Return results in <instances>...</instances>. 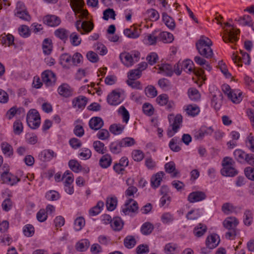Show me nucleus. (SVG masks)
Masks as SVG:
<instances>
[{
	"mask_svg": "<svg viewBox=\"0 0 254 254\" xmlns=\"http://www.w3.org/2000/svg\"><path fill=\"white\" fill-rule=\"evenodd\" d=\"M242 93L238 90H233L228 93V97L233 103H239L242 99Z\"/></svg>",
	"mask_w": 254,
	"mask_h": 254,
	"instance_id": "cd10ccee",
	"label": "nucleus"
},
{
	"mask_svg": "<svg viewBox=\"0 0 254 254\" xmlns=\"http://www.w3.org/2000/svg\"><path fill=\"white\" fill-rule=\"evenodd\" d=\"M168 120L170 123V126L172 127L171 129L168 128L167 130V135L171 137L177 132L180 128L183 120V117L181 115L177 114L175 117L174 115H170L168 116Z\"/></svg>",
	"mask_w": 254,
	"mask_h": 254,
	"instance_id": "7ed1b4c3",
	"label": "nucleus"
},
{
	"mask_svg": "<svg viewBox=\"0 0 254 254\" xmlns=\"http://www.w3.org/2000/svg\"><path fill=\"white\" fill-rule=\"evenodd\" d=\"M43 82L47 86H52L56 81V74L51 70H47L43 71L41 74Z\"/></svg>",
	"mask_w": 254,
	"mask_h": 254,
	"instance_id": "423d86ee",
	"label": "nucleus"
},
{
	"mask_svg": "<svg viewBox=\"0 0 254 254\" xmlns=\"http://www.w3.org/2000/svg\"><path fill=\"white\" fill-rule=\"evenodd\" d=\"M159 69L161 71L165 73L167 76H171L173 73V67L170 64H158Z\"/></svg>",
	"mask_w": 254,
	"mask_h": 254,
	"instance_id": "ea45409f",
	"label": "nucleus"
},
{
	"mask_svg": "<svg viewBox=\"0 0 254 254\" xmlns=\"http://www.w3.org/2000/svg\"><path fill=\"white\" fill-rule=\"evenodd\" d=\"M212 45L211 41L208 37L203 35L201 36L200 39L195 43L197 50L205 48L207 46H211Z\"/></svg>",
	"mask_w": 254,
	"mask_h": 254,
	"instance_id": "2eb2a0df",
	"label": "nucleus"
},
{
	"mask_svg": "<svg viewBox=\"0 0 254 254\" xmlns=\"http://www.w3.org/2000/svg\"><path fill=\"white\" fill-rule=\"evenodd\" d=\"M68 166L70 169L75 173H78L82 170V166L76 160H70L68 162Z\"/></svg>",
	"mask_w": 254,
	"mask_h": 254,
	"instance_id": "de8ad7c7",
	"label": "nucleus"
},
{
	"mask_svg": "<svg viewBox=\"0 0 254 254\" xmlns=\"http://www.w3.org/2000/svg\"><path fill=\"white\" fill-rule=\"evenodd\" d=\"M177 247V245L176 244L168 243L165 245V253L166 254H174Z\"/></svg>",
	"mask_w": 254,
	"mask_h": 254,
	"instance_id": "338daca9",
	"label": "nucleus"
},
{
	"mask_svg": "<svg viewBox=\"0 0 254 254\" xmlns=\"http://www.w3.org/2000/svg\"><path fill=\"white\" fill-rule=\"evenodd\" d=\"M94 47L95 51L101 55H104L107 53L106 47L101 43H97Z\"/></svg>",
	"mask_w": 254,
	"mask_h": 254,
	"instance_id": "4d7b16f0",
	"label": "nucleus"
},
{
	"mask_svg": "<svg viewBox=\"0 0 254 254\" xmlns=\"http://www.w3.org/2000/svg\"><path fill=\"white\" fill-rule=\"evenodd\" d=\"M178 138L177 137L173 138L169 142V147L174 152H179L181 150V147L177 144Z\"/></svg>",
	"mask_w": 254,
	"mask_h": 254,
	"instance_id": "69168bd1",
	"label": "nucleus"
},
{
	"mask_svg": "<svg viewBox=\"0 0 254 254\" xmlns=\"http://www.w3.org/2000/svg\"><path fill=\"white\" fill-rule=\"evenodd\" d=\"M56 156L55 152L50 149L44 150L39 154V157L43 161H50Z\"/></svg>",
	"mask_w": 254,
	"mask_h": 254,
	"instance_id": "b1692460",
	"label": "nucleus"
},
{
	"mask_svg": "<svg viewBox=\"0 0 254 254\" xmlns=\"http://www.w3.org/2000/svg\"><path fill=\"white\" fill-rule=\"evenodd\" d=\"M207 227L205 225L202 223H199L193 230L194 235L197 237H200L203 236L206 232Z\"/></svg>",
	"mask_w": 254,
	"mask_h": 254,
	"instance_id": "e433bc0d",
	"label": "nucleus"
},
{
	"mask_svg": "<svg viewBox=\"0 0 254 254\" xmlns=\"http://www.w3.org/2000/svg\"><path fill=\"white\" fill-rule=\"evenodd\" d=\"M89 245V241L87 239H84L78 242L76 244L75 248L79 252H84L88 248Z\"/></svg>",
	"mask_w": 254,
	"mask_h": 254,
	"instance_id": "a18cd8bd",
	"label": "nucleus"
},
{
	"mask_svg": "<svg viewBox=\"0 0 254 254\" xmlns=\"http://www.w3.org/2000/svg\"><path fill=\"white\" fill-rule=\"evenodd\" d=\"M154 31L151 34H146L143 39V42L149 45H155L159 41V34Z\"/></svg>",
	"mask_w": 254,
	"mask_h": 254,
	"instance_id": "a211bd4d",
	"label": "nucleus"
},
{
	"mask_svg": "<svg viewBox=\"0 0 254 254\" xmlns=\"http://www.w3.org/2000/svg\"><path fill=\"white\" fill-rule=\"evenodd\" d=\"M1 42L5 46H10L14 43V37L10 34L2 36Z\"/></svg>",
	"mask_w": 254,
	"mask_h": 254,
	"instance_id": "5fc2aeb1",
	"label": "nucleus"
},
{
	"mask_svg": "<svg viewBox=\"0 0 254 254\" xmlns=\"http://www.w3.org/2000/svg\"><path fill=\"white\" fill-rule=\"evenodd\" d=\"M15 13V14L21 15V16H29L25 5L21 2L17 3Z\"/></svg>",
	"mask_w": 254,
	"mask_h": 254,
	"instance_id": "c9c22d12",
	"label": "nucleus"
},
{
	"mask_svg": "<svg viewBox=\"0 0 254 254\" xmlns=\"http://www.w3.org/2000/svg\"><path fill=\"white\" fill-rule=\"evenodd\" d=\"M165 171L167 173L172 174V178H175L179 174V171L176 169V165L173 161H170L165 165Z\"/></svg>",
	"mask_w": 254,
	"mask_h": 254,
	"instance_id": "5701e85b",
	"label": "nucleus"
},
{
	"mask_svg": "<svg viewBox=\"0 0 254 254\" xmlns=\"http://www.w3.org/2000/svg\"><path fill=\"white\" fill-rule=\"evenodd\" d=\"M52 42L49 38L45 39L42 44L43 53L45 55H50L52 51Z\"/></svg>",
	"mask_w": 254,
	"mask_h": 254,
	"instance_id": "f704fd0d",
	"label": "nucleus"
},
{
	"mask_svg": "<svg viewBox=\"0 0 254 254\" xmlns=\"http://www.w3.org/2000/svg\"><path fill=\"white\" fill-rule=\"evenodd\" d=\"M122 101L121 93L116 90H113L107 97L108 103L112 106H116L120 104Z\"/></svg>",
	"mask_w": 254,
	"mask_h": 254,
	"instance_id": "9d476101",
	"label": "nucleus"
},
{
	"mask_svg": "<svg viewBox=\"0 0 254 254\" xmlns=\"http://www.w3.org/2000/svg\"><path fill=\"white\" fill-rule=\"evenodd\" d=\"M28 126L32 129H36L40 126L41 119L38 112L34 109H30L27 114Z\"/></svg>",
	"mask_w": 254,
	"mask_h": 254,
	"instance_id": "20e7f679",
	"label": "nucleus"
},
{
	"mask_svg": "<svg viewBox=\"0 0 254 254\" xmlns=\"http://www.w3.org/2000/svg\"><path fill=\"white\" fill-rule=\"evenodd\" d=\"M74 229L76 231L81 230L85 225V220L83 217H79L77 218L74 221Z\"/></svg>",
	"mask_w": 254,
	"mask_h": 254,
	"instance_id": "13d9d810",
	"label": "nucleus"
},
{
	"mask_svg": "<svg viewBox=\"0 0 254 254\" xmlns=\"http://www.w3.org/2000/svg\"><path fill=\"white\" fill-rule=\"evenodd\" d=\"M181 69H183L187 73L192 72L193 68V62L190 60L181 62Z\"/></svg>",
	"mask_w": 254,
	"mask_h": 254,
	"instance_id": "79ce46f5",
	"label": "nucleus"
},
{
	"mask_svg": "<svg viewBox=\"0 0 254 254\" xmlns=\"http://www.w3.org/2000/svg\"><path fill=\"white\" fill-rule=\"evenodd\" d=\"M235 159L240 163H243L246 161L248 154L245 153L241 149H236L234 152Z\"/></svg>",
	"mask_w": 254,
	"mask_h": 254,
	"instance_id": "2f4dec72",
	"label": "nucleus"
},
{
	"mask_svg": "<svg viewBox=\"0 0 254 254\" xmlns=\"http://www.w3.org/2000/svg\"><path fill=\"white\" fill-rule=\"evenodd\" d=\"M146 95L150 98H154L157 95V91L153 85H148L144 90Z\"/></svg>",
	"mask_w": 254,
	"mask_h": 254,
	"instance_id": "3c124183",
	"label": "nucleus"
},
{
	"mask_svg": "<svg viewBox=\"0 0 254 254\" xmlns=\"http://www.w3.org/2000/svg\"><path fill=\"white\" fill-rule=\"evenodd\" d=\"M161 221L164 224H168L174 220V216L170 212L163 213L161 216Z\"/></svg>",
	"mask_w": 254,
	"mask_h": 254,
	"instance_id": "0e129e2a",
	"label": "nucleus"
},
{
	"mask_svg": "<svg viewBox=\"0 0 254 254\" xmlns=\"http://www.w3.org/2000/svg\"><path fill=\"white\" fill-rule=\"evenodd\" d=\"M206 198L205 193L201 191H195L190 193L187 197L190 203H194L204 200Z\"/></svg>",
	"mask_w": 254,
	"mask_h": 254,
	"instance_id": "1a4fd4ad",
	"label": "nucleus"
},
{
	"mask_svg": "<svg viewBox=\"0 0 254 254\" xmlns=\"http://www.w3.org/2000/svg\"><path fill=\"white\" fill-rule=\"evenodd\" d=\"M138 209L137 202L131 198H129L126 201L123 207L122 211L125 215H129L131 212H137Z\"/></svg>",
	"mask_w": 254,
	"mask_h": 254,
	"instance_id": "0eeeda50",
	"label": "nucleus"
},
{
	"mask_svg": "<svg viewBox=\"0 0 254 254\" xmlns=\"http://www.w3.org/2000/svg\"><path fill=\"white\" fill-rule=\"evenodd\" d=\"M118 112L122 115L123 122L127 123L129 119V114L126 108L122 106L119 109Z\"/></svg>",
	"mask_w": 254,
	"mask_h": 254,
	"instance_id": "bf43d9fd",
	"label": "nucleus"
},
{
	"mask_svg": "<svg viewBox=\"0 0 254 254\" xmlns=\"http://www.w3.org/2000/svg\"><path fill=\"white\" fill-rule=\"evenodd\" d=\"M109 150L111 153L115 154H119L122 152V145L120 140H116L110 143Z\"/></svg>",
	"mask_w": 254,
	"mask_h": 254,
	"instance_id": "a878e982",
	"label": "nucleus"
},
{
	"mask_svg": "<svg viewBox=\"0 0 254 254\" xmlns=\"http://www.w3.org/2000/svg\"><path fill=\"white\" fill-rule=\"evenodd\" d=\"M197 51L201 56L206 59H210L213 56V51L211 48V46H207L205 48H204Z\"/></svg>",
	"mask_w": 254,
	"mask_h": 254,
	"instance_id": "37998d69",
	"label": "nucleus"
},
{
	"mask_svg": "<svg viewBox=\"0 0 254 254\" xmlns=\"http://www.w3.org/2000/svg\"><path fill=\"white\" fill-rule=\"evenodd\" d=\"M123 147H129L135 143L134 139L132 137H125L120 140Z\"/></svg>",
	"mask_w": 254,
	"mask_h": 254,
	"instance_id": "e2e57ef3",
	"label": "nucleus"
},
{
	"mask_svg": "<svg viewBox=\"0 0 254 254\" xmlns=\"http://www.w3.org/2000/svg\"><path fill=\"white\" fill-rule=\"evenodd\" d=\"M246 145L249 149L254 152V137L252 133H250L246 139Z\"/></svg>",
	"mask_w": 254,
	"mask_h": 254,
	"instance_id": "774afa93",
	"label": "nucleus"
},
{
	"mask_svg": "<svg viewBox=\"0 0 254 254\" xmlns=\"http://www.w3.org/2000/svg\"><path fill=\"white\" fill-rule=\"evenodd\" d=\"M43 20L45 24L51 27L57 26L61 23L59 17H44Z\"/></svg>",
	"mask_w": 254,
	"mask_h": 254,
	"instance_id": "4be33fe9",
	"label": "nucleus"
},
{
	"mask_svg": "<svg viewBox=\"0 0 254 254\" xmlns=\"http://www.w3.org/2000/svg\"><path fill=\"white\" fill-rule=\"evenodd\" d=\"M238 224L239 221L235 217H228L223 223L224 227L228 230L236 229Z\"/></svg>",
	"mask_w": 254,
	"mask_h": 254,
	"instance_id": "aec40b11",
	"label": "nucleus"
},
{
	"mask_svg": "<svg viewBox=\"0 0 254 254\" xmlns=\"http://www.w3.org/2000/svg\"><path fill=\"white\" fill-rule=\"evenodd\" d=\"M69 37L70 43L72 46H77L80 44L81 39L76 33L72 32L69 34Z\"/></svg>",
	"mask_w": 254,
	"mask_h": 254,
	"instance_id": "09e8293b",
	"label": "nucleus"
},
{
	"mask_svg": "<svg viewBox=\"0 0 254 254\" xmlns=\"http://www.w3.org/2000/svg\"><path fill=\"white\" fill-rule=\"evenodd\" d=\"M18 32L20 35L24 38H27L30 35L29 27L25 25H22L19 27Z\"/></svg>",
	"mask_w": 254,
	"mask_h": 254,
	"instance_id": "6e6d98bb",
	"label": "nucleus"
},
{
	"mask_svg": "<svg viewBox=\"0 0 254 254\" xmlns=\"http://www.w3.org/2000/svg\"><path fill=\"white\" fill-rule=\"evenodd\" d=\"M93 147L95 150L99 154H104L107 151V148L104 143L96 140L93 142Z\"/></svg>",
	"mask_w": 254,
	"mask_h": 254,
	"instance_id": "72a5a7b5",
	"label": "nucleus"
},
{
	"mask_svg": "<svg viewBox=\"0 0 254 254\" xmlns=\"http://www.w3.org/2000/svg\"><path fill=\"white\" fill-rule=\"evenodd\" d=\"M188 94L190 99L191 101H197L200 99V94L198 90L195 88L189 89Z\"/></svg>",
	"mask_w": 254,
	"mask_h": 254,
	"instance_id": "58836bf2",
	"label": "nucleus"
},
{
	"mask_svg": "<svg viewBox=\"0 0 254 254\" xmlns=\"http://www.w3.org/2000/svg\"><path fill=\"white\" fill-rule=\"evenodd\" d=\"M104 125V122L100 117H93L89 122L90 128L95 130L100 129Z\"/></svg>",
	"mask_w": 254,
	"mask_h": 254,
	"instance_id": "4468645a",
	"label": "nucleus"
},
{
	"mask_svg": "<svg viewBox=\"0 0 254 254\" xmlns=\"http://www.w3.org/2000/svg\"><path fill=\"white\" fill-rule=\"evenodd\" d=\"M117 198L116 197H108L106 200L107 208L109 211L114 210L117 205Z\"/></svg>",
	"mask_w": 254,
	"mask_h": 254,
	"instance_id": "49530a36",
	"label": "nucleus"
},
{
	"mask_svg": "<svg viewBox=\"0 0 254 254\" xmlns=\"http://www.w3.org/2000/svg\"><path fill=\"white\" fill-rule=\"evenodd\" d=\"M124 226V222L120 217H114L111 221V226L115 231H121Z\"/></svg>",
	"mask_w": 254,
	"mask_h": 254,
	"instance_id": "393cba45",
	"label": "nucleus"
},
{
	"mask_svg": "<svg viewBox=\"0 0 254 254\" xmlns=\"http://www.w3.org/2000/svg\"><path fill=\"white\" fill-rule=\"evenodd\" d=\"M142 110L143 113L147 116H151L154 114V108L150 103H144L142 106Z\"/></svg>",
	"mask_w": 254,
	"mask_h": 254,
	"instance_id": "052dcab7",
	"label": "nucleus"
},
{
	"mask_svg": "<svg viewBox=\"0 0 254 254\" xmlns=\"http://www.w3.org/2000/svg\"><path fill=\"white\" fill-rule=\"evenodd\" d=\"M225 26L223 28L225 29V35L223 36L222 38L225 43L228 42L234 43L237 41L239 38L237 35L240 33V30L235 28L233 25L228 22L224 23Z\"/></svg>",
	"mask_w": 254,
	"mask_h": 254,
	"instance_id": "f257e3e1",
	"label": "nucleus"
},
{
	"mask_svg": "<svg viewBox=\"0 0 254 254\" xmlns=\"http://www.w3.org/2000/svg\"><path fill=\"white\" fill-rule=\"evenodd\" d=\"M158 84L162 89L168 90L171 89V84L170 81L165 78L160 79L158 81Z\"/></svg>",
	"mask_w": 254,
	"mask_h": 254,
	"instance_id": "603ef678",
	"label": "nucleus"
},
{
	"mask_svg": "<svg viewBox=\"0 0 254 254\" xmlns=\"http://www.w3.org/2000/svg\"><path fill=\"white\" fill-rule=\"evenodd\" d=\"M187 114L190 116L194 117L199 113V108L195 104H190L187 106L185 109Z\"/></svg>",
	"mask_w": 254,
	"mask_h": 254,
	"instance_id": "473e14b6",
	"label": "nucleus"
},
{
	"mask_svg": "<svg viewBox=\"0 0 254 254\" xmlns=\"http://www.w3.org/2000/svg\"><path fill=\"white\" fill-rule=\"evenodd\" d=\"M165 175L163 172H160L157 173L155 176H152L151 179V184L152 187L154 188L158 187L160 183L162 180V178Z\"/></svg>",
	"mask_w": 254,
	"mask_h": 254,
	"instance_id": "c85d7f7f",
	"label": "nucleus"
},
{
	"mask_svg": "<svg viewBox=\"0 0 254 254\" xmlns=\"http://www.w3.org/2000/svg\"><path fill=\"white\" fill-rule=\"evenodd\" d=\"M222 176L225 177H234L238 174V171L234 168V166L225 167L221 170Z\"/></svg>",
	"mask_w": 254,
	"mask_h": 254,
	"instance_id": "c756f323",
	"label": "nucleus"
},
{
	"mask_svg": "<svg viewBox=\"0 0 254 254\" xmlns=\"http://www.w3.org/2000/svg\"><path fill=\"white\" fill-rule=\"evenodd\" d=\"M253 220V215L251 210L247 209L245 211L244 214L243 222L245 225L250 226Z\"/></svg>",
	"mask_w": 254,
	"mask_h": 254,
	"instance_id": "c03bdc74",
	"label": "nucleus"
},
{
	"mask_svg": "<svg viewBox=\"0 0 254 254\" xmlns=\"http://www.w3.org/2000/svg\"><path fill=\"white\" fill-rule=\"evenodd\" d=\"M88 99L86 97L80 95L72 100V107L78 109H83L86 105Z\"/></svg>",
	"mask_w": 254,
	"mask_h": 254,
	"instance_id": "f8f14e48",
	"label": "nucleus"
},
{
	"mask_svg": "<svg viewBox=\"0 0 254 254\" xmlns=\"http://www.w3.org/2000/svg\"><path fill=\"white\" fill-rule=\"evenodd\" d=\"M58 91L60 95L64 97H68L72 95V90L66 83H63L60 85L58 89Z\"/></svg>",
	"mask_w": 254,
	"mask_h": 254,
	"instance_id": "412c9836",
	"label": "nucleus"
},
{
	"mask_svg": "<svg viewBox=\"0 0 254 254\" xmlns=\"http://www.w3.org/2000/svg\"><path fill=\"white\" fill-rule=\"evenodd\" d=\"M69 34V31L64 28H58L54 31L55 36L64 43L67 41Z\"/></svg>",
	"mask_w": 254,
	"mask_h": 254,
	"instance_id": "f3484780",
	"label": "nucleus"
},
{
	"mask_svg": "<svg viewBox=\"0 0 254 254\" xmlns=\"http://www.w3.org/2000/svg\"><path fill=\"white\" fill-rule=\"evenodd\" d=\"M153 229V225L151 223L145 222L141 228V232L144 235H148L152 232Z\"/></svg>",
	"mask_w": 254,
	"mask_h": 254,
	"instance_id": "864d4df0",
	"label": "nucleus"
},
{
	"mask_svg": "<svg viewBox=\"0 0 254 254\" xmlns=\"http://www.w3.org/2000/svg\"><path fill=\"white\" fill-rule=\"evenodd\" d=\"M219 243V237L215 234H213L208 236L206 240V245L207 248L210 249L216 248Z\"/></svg>",
	"mask_w": 254,
	"mask_h": 254,
	"instance_id": "ddd939ff",
	"label": "nucleus"
},
{
	"mask_svg": "<svg viewBox=\"0 0 254 254\" xmlns=\"http://www.w3.org/2000/svg\"><path fill=\"white\" fill-rule=\"evenodd\" d=\"M223 98V95L220 91H218L213 95L211 105L216 110H218L220 108Z\"/></svg>",
	"mask_w": 254,
	"mask_h": 254,
	"instance_id": "6ab92c4d",
	"label": "nucleus"
},
{
	"mask_svg": "<svg viewBox=\"0 0 254 254\" xmlns=\"http://www.w3.org/2000/svg\"><path fill=\"white\" fill-rule=\"evenodd\" d=\"M124 245L127 249H131L136 244V240L133 236H127L124 239Z\"/></svg>",
	"mask_w": 254,
	"mask_h": 254,
	"instance_id": "8fccbe9b",
	"label": "nucleus"
},
{
	"mask_svg": "<svg viewBox=\"0 0 254 254\" xmlns=\"http://www.w3.org/2000/svg\"><path fill=\"white\" fill-rule=\"evenodd\" d=\"M124 128V126L121 124H114L110 126L109 130L112 133L115 135H118L123 132Z\"/></svg>",
	"mask_w": 254,
	"mask_h": 254,
	"instance_id": "a19ab883",
	"label": "nucleus"
},
{
	"mask_svg": "<svg viewBox=\"0 0 254 254\" xmlns=\"http://www.w3.org/2000/svg\"><path fill=\"white\" fill-rule=\"evenodd\" d=\"M2 153L8 157L13 154V148L12 146L6 142H2L0 144Z\"/></svg>",
	"mask_w": 254,
	"mask_h": 254,
	"instance_id": "4c0bfd02",
	"label": "nucleus"
},
{
	"mask_svg": "<svg viewBox=\"0 0 254 254\" xmlns=\"http://www.w3.org/2000/svg\"><path fill=\"white\" fill-rule=\"evenodd\" d=\"M75 26L79 31L83 29L86 32H89L93 29V24L90 21L86 20L82 21L81 20H78L75 23Z\"/></svg>",
	"mask_w": 254,
	"mask_h": 254,
	"instance_id": "9b49d317",
	"label": "nucleus"
},
{
	"mask_svg": "<svg viewBox=\"0 0 254 254\" xmlns=\"http://www.w3.org/2000/svg\"><path fill=\"white\" fill-rule=\"evenodd\" d=\"M213 131V129L211 127H201L199 130L195 133L194 137L197 139H201L205 135H211Z\"/></svg>",
	"mask_w": 254,
	"mask_h": 254,
	"instance_id": "dca6fc26",
	"label": "nucleus"
},
{
	"mask_svg": "<svg viewBox=\"0 0 254 254\" xmlns=\"http://www.w3.org/2000/svg\"><path fill=\"white\" fill-rule=\"evenodd\" d=\"M70 4L74 12L75 15L79 13V16H88L89 14L88 11L83 8L84 4L83 0H69Z\"/></svg>",
	"mask_w": 254,
	"mask_h": 254,
	"instance_id": "39448f33",
	"label": "nucleus"
},
{
	"mask_svg": "<svg viewBox=\"0 0 254 254\" xmlns=\"http://www.w3.org/2000/svg\"><path fill=\"white\" fill-rule=\"evenodd\" d=\"M112 159L111 155L106 154L103 155L99 160V165L102 168H107L112 163Z\"/></svg>",
	"mask_w": 254,
	"mask_h": 254,
	"instance_id": "bb28decb",
	"label": "nucleus"
},
{
	"mask_svg": "<svg viewBox=\"0 0 254 254\" xmlns=\"http://www.w3.org/2000/svg\"><path fill=\"white\" fill-rule=\"evenodd\" d=\"M141 75V73L139 69L131 70L127 74L128 79L136 80L140 77Z\"/></svg>",
	"mask_w": 254,
	"mask_h": 254,
	"instance_id": "680f3d73",
	"label": "nucleus"
},
{
	"mask_svg": "<svg viewBox=\"0 0 254 254\" xmlns=\"http://www.w3.org/2000/svg\"><path fill=\"white\" fill-rule=\"evenodd\" d=\"M174 40V36L172 34L168 32H162L159 33V41L164 43H171Z\"/></svg>",
	"mask_w": 254,
	"mask_h": 254,
	"instance_id": "7c9ffc66",
	"label": "nucleus"
},
{
	"mask_svg": "<svg viewBox=\"0 0 254 254\" xmlns=\"http://www.w3.org/2000/svg\"><path fill=\"white\" fill-rule=\"evenodd\" d=\"M120 59L125 66L130 67L139 61L140 53L136 51L122 53L120 55Z\"/></svg>",
	"mask_w": 254,
	"mask_h": 254,
	"instance_id": "f03ea898",
	"label": "nucleus"
},
{
	"mask_svg": "<svg viewBox=\"0 0 254 254\" xmlns=\"http://www.w3.org/2000/svg\"><path fill=\"white\" fill-rule=\"evenodd\" d=\"M2 184H7L13 186L20 181V179L7 171H4L1 174Z\"/></svg>",
	"mask_w": 254,
	"mask_h": 254,
	"instance_id": "6e6552de",
	"label": "nucleus"
}]
</instances>
